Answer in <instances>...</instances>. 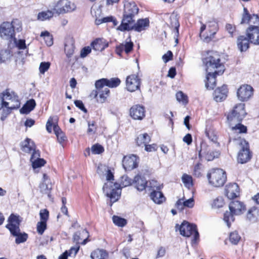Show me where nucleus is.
<instances>
[{"label":"nucleus","mask_w":259,"mask_h":259,"mask_svg":"<svg viewBox=\"0 0 259 259\" xmlns=\"http://www.w3.org/2000/svg\"><path fill=\"white\" fill-rule=\"evenodd\" d=\"M203 62L207 72L205 87L208 90H213L216 85V76L224 73V66L220 62L219 55L212 52L208 54L203 59Z\"/></svg>","instance_id":"obj_1"},{"label":"nucleus","mask_w":259,"mask_h":259,"mask_svg":"<svg viewBox=\"0 0 259 259\" xmlns=\"http://www.w3.org/2000/svg\"><path fill=\"white\" fill-rule=\"evenodd\" d=\"M246 114L244 103L236 104L228 114L227 120L233 133H245L246 132V127L241 123Z\"/></svg>","instance_id":"obj_2"},{"label":"nucleus","mask_w":259,"mask_h":259,"mask_svg":"<svg viewBox=\"0 0 259 259\" xmlns=\"http://www.w3.org/2000/svg\"><path fill=\"white\" fill-rule=\"evenodd\" d=\"M138 12L139 8L134 2H126L124 5V12L121 23L118 27L117 29L121 31L129 30L130 25H132L134 23V17L138 14Z\"/></svg>","instance_id":"obj_3"},{"label":"nucleus","mask_w":259,"mask_h":259,"mask_svg":"<svg viewBox=\"0 0 259 259\" xmlns=\"http://www.w3.org/2000/svg\"><path fill=\"white\" fill-rule=\"evenodd\" d=\"M21 221L19 215L11 214L8 218V223L6 226L11 235L16 237L15 243L17 244L25 242L28 238L27 233L20 231Z\"/></svg>","instance_id":"obj_4"},{"label":"nucleus","mask_w":259,"mask_h":259,"mask_svg":"<svg viewBox=\"0 0 259 259\" xmlns=\"http://www.w3.org/2000/svg\"><path fill=\"white\" fill-rule=\"evenodd\" d=\"M106 180L108 181L103 187L104 192L109 197L112 203L117 201L120 198L121 191L120 185L117 183H113L114 176L110 170H107Z\"/></svg>","instance_id":"obj_5"},{"label":"nucleus","mask_w":259,"mask_h":259,"mask_svg":"<svg viewBox=\"0 0 259 259\" xmlns=\"http://www.w3.org/2000/svg\"><path fill=\"white\" fill-rule=\"evenodd\" d=\"M21 30V23L18 19H14L11 22H5L0 25L1 37L12 42V39L15 36V31Z\"/></svg>","instance_id":"obj_6"},{"label":"nucleus","mask_w":259,"mask_h":259,"mask_svg":"<svg viewBox=\"0 0 259 259\" xmlns=\"http://www.w3.org/2000/svg\"><path fill=\"white\" fill-rule=\"evenodd\" d=\"M230 212L226 211L224 215V221L229 228L234 222V215H240L245 210L246 207L244 203L240 201H232L229 204Z\"/></svg>","instance_id":"obj_7"},{"label":"nucleus","mask_w":259,"mask_h":259,"mask_svg":"<svg viewBox=\"0 0 259 259\" xmlns=\"http://www.w3.org/2000/svg\"><path fill=\"white\" fill-rule=\"evenodd\" d=\"M219 30L217 22L212 19L209 21L206 24L202 23L200 29L199 36L204 42L210 41L214 37Z\"/></svg>","instance_id":"obj_8"},{"label":"nucleus","mask_w":259,"mask_h":259,"mask_svg":"<svg viewBox=\"0 0 259 259\" xmlns=\"http://www.w3.org/2000/svg\"><path fill=\"white\" fill-rule=\"evenodd\" d=\"M233 140L235 145H239L241 149L238 155V161L239 162L243 164L248 161L251 157V155L249 151L248 142L240 137L237 139L230 138V141Z\"/></svg>","instance_id":"obj_9"},{"label":"nucleus","mask_w":259,"mask_h":259,"mask_svg":"<svg viewBox=\"0 0 259 259\" xmlns=\"http://www.w3.org/2000/svg\"><path fill=\"white\" fill-rule=\"evenodd\" d=\"M207 177L209 184L216 187L223 186L227 180L226 172L220 168L211 169L208 172Z\"/></svg>","instance_id":"obj_10"},{"label":"nucleus","mask_w":259,"mask_h":259,"mask_svg":"<svg viewBox=\"0 0 259 259\" xmlns=\"http://www.w3.org/2000/svg\"><path fill=\"white\" fill-rule=\"evenodd\" d=\"M5 100V107L12 110L18 109L20 106V101L17 94L13 90L8 89L3 92Z\"/></svg>","instance_id":"obj_11"},{"label":"nucleus","mask_w":259,"mask_h":259,"mask_svg":"<svg viewBox=\"0 0 259 259\" xmlns=\"http://www.w3.org/2000/svg\"><path fill=\"white\" fill-rule=\"evenodd\" d=\"M179 230L180 234L183 236L188 237L191 235H194L193 239L192 240V243H196L199 240V233L195 225L184 221L180 226Z\"/></svg>","instance_id":"obj_12"},{"label":"nucleus","mask_w":259,"mask_h":259,"mask_svg":"<svg viewBox=\"0 0 259 259\" xmlns=\"http://www.w3.org/2000/svg\"><path fill=\"white\" fill-rule=\"evenodd\" d=\"M76 9L74 3L68 0H60L54 6L53 10L57 14H60L71 12Z\"/></svg>","instance_id":"obj_13"},{"label":"nucleus","mask_w":259,"mask_h":259,"mask_svg":"<svg viewBox=\"0 0 259 259\" xmlns=\"http://www.w3.org/2000/svg\"><path fill=\"white\" fill-rule=\"evenodd\" d=\"M208 147L206 143H202L200 145V150L199 151V157L201 159L202 157H204L205 159L207 161H212L215 158H218L220 155L219 151H211L210 149L207 150Z\"/></svg>","instance_id":"obj_14"},{"label":"nucleus","mask_w":259,"mask_h":259,"mask_svg":"<svg viewBox=\"0 0 259 259\" xmlns=\"http://www.w3.org/2000/svg\"><path fill=\"white\" fill-rule=\"evenodd\" d=\"M141 80L136 74H131L126 78V88L128 91L133 92L140 90Z\"/></svg>","instance_id":"obj_15"},{"label":"nucleus","mask_w":259,"mask_h":259,"mask_svg":"<svg viewBox=\"0 0 259 259\" xmlns=\"http://www.w3.org/2000/svg\"><path fill=\"white\" fill-rule=\"evenodd\" d=\"M253 89L248 84H243L238 89L237 95L238 99L241 101H246L253 95Z\"/></svg>","instance_id":"obj_16"},{"label":"nucleus","mask_w":259,"mask_h":259,"mask_svg":"<svg viewBox=\"0 0 259 259\" xmlns=\"http://www.w3.org/2000/svg\"><path fill=\"white\" fill-rule=\"evenodd\" d=\"M241 23H248L249 26H257L259 27V16L256 14L250 15L247 8L244 7Z\"/></svg>","instance_id":"obj_17"},{"label":"nucleus","mask_w":259,"mask_h":259,"mask_svg":"<svg viewBox=\"0 0 259 259\" xmlns=\"http://www.w3.org/2000/svg\"><path fill=\"white\" fill-rule=\"evenodd\" d=\"M120 82L121 81L118 78H102L96 81L95 87L96 89H100L105 86L113 88L118 87Z\"/></svg>","instance_id":"obj_18"},{"label":"nucleus","mask_w":259,"mask_h":259,"mask_svg":"<svg viewBox=\"0 0 259 259\" xmlns=\"http://www.w3.org/2000/svg\"><path fill=\"white\" fill-rule=\"evenodd\" d=\"M246 34L250 43L259 45V27L257 26H249L246 29Z\"/></svg>","instance_id":"obj_19"},{"label":"nucleus","mask_w":259,"mask_h":259,"mask_svg":"<svg viewBox=\"0 0 259 259\" xmlns=\"http://www.w3.org/2000/svg\"><path fill=\"white\" fill-rule=\"evenodd\" d=\"M138 157L135 155L125 156L122 160V165L126 170H131L138 166Z\"/></svg>","instance_id":"obj_20"},{"label":"nucleus","mask_w":259,"mask_h":259,"mask_svg":"<svg viewBox=\"0 0 259 259\" xmlns=\"http://www.w3.org/2000/svg\"><path fill=\"white\" fill-rule=\"evenodd\" d=\"M130 116L135 120H142L145 116V108L140 105H133L130 110Z\"/></svg>","instance_id":"obj_21"},{"label":"nucleus","mask_w":259,"mask_h":259,"mask_svg":"<svg viewBox=\"0 0 259 259\" xmlns=\"http://www.w3.org/2000/svg\"><path fill=\"white\" fill-rule=\"evenodd\" d=\"M134 44L131 41V37L126 38L125 42L120 44L116 47V52L119 56H121L122 53L124 51L126 54H129L133 49Z\"/></svg>","instance_id":"obj_22"},{"label":"nucleus","mask_w":259,"mask_h":259,"mask_svg":"<svg viewBox=\"0 0 259 259\" xmlns=\"http://www.w3.org/2000/svg\"><path fill=\"white\" fill-rule=\"evenodd\" d=\"M225 194L229 199L237 197L239 194V188L236 183H230L226 186Z\"/></svg>","instance_id":"obj_23"},{"label":"nucleus","mask_w":259,"mask_h":259,"mask_svg":"<svg viewBox=\"0 0 259 259\" xmlns=\"http://www.w3.org/2000/svg\"><path fill=\"white\" fill-rule=\"evenodd\" d=\"M89 233L87 230L83 229L82 231L76 232L73 235V240L77 245L81 244L84 245L88 242Z\"/></svg>","instance_id":"obj_24"},{"label":"nucleus","mask_w":259,"mask_h":259,"mask_svg":"<svg viewBox=\"0 0 259 259\" xmlns=\"http://www.w3.org/2000/svg\"><path fill=\"white\" fill-rule=\"evenodd\" d=\"M149 25V20L148 18L141 19L137 23L130 25V30L134 29L136 31L141 32L145 30Z\"/></svg>","instance_id":"obj_25"},{"label":"nucleus","mask_w":259,"mask_h":259,"mask_svg":"<svg viewBox=\"0 0 259 259\" xmlns=\"http://www.w3.org/2000/svg\"><path fill=\"white\" fill-rule=\"evenodd\" d=\"M228 89L227 85H224L217 88L214 92L213 98L217 102H222L227 96Z\"/></svg>","instance_id":"obj_26"},{"label":"nucleus","mask_w":259,"mask_h":259,"mask_svg":"<svg viewBox=\"0 0 259 259\" xmlns=\"http://www.w3.org/2000/svg\"><path fill=\"white\" fill-rule=\"evenodd\" d=\"M147 184L148 182L145 178L139 175L135 176L133 180V184L135 188L140 191L145 190L147 186Z\"/></svg>","instance_id":"obj_27"},{"label":"nucleus","mask_w":259,"mask_h":259,"mask_svg":"<svg viewBox=\"0 0 259 259\" xmlns=\"http://www.w3.org/2000/svg\"><path fill=\"white\" fill-rule=\"evenodd\" d=\"M249 43L250 42L248 36L244 35L238 37L237 41L238 48L241 52L246 51L249 48Z\"/></svg>","instance_id":"obj_28"},{"label":"nucleus","mask_w":259,"mask_h":259,"mask_svg":"<svg viewBox=\"0 0 259 259\" xmlns=\"http://www.w3.org/2000/svg\"><path fill=\"white\" fill-rule=\"evenodd\" d=\"M246 219L251 222L254 223L259 220V208L252 207L247 211Z\"/></svg>","instance_id":"obj_29"},{"label":"nucleus","mask_w":259,"mask_h":259,"mask_svg":"<svg viewBox=\"0 0 259 259\" xmlns=\"http://www.w3.org/2000/svg\"><path fill=\"white\" fill-rule=\"evenodd\" d=\"M91 46L94 50L101 52L107 48L108 44L104 39L97 38L91 44Z\"/></svg>","instance_id":"obj_30"},{"label":"nucleus","mask_w":259,"mask_h":259,"mask_svg":"<svg viewBox=\"0 0 259 259\" xmlns=\"http://www.w3.org/2000/svg\"><path fill=\"white\" fill-rule=\"evenodd\" d=\"M169 21H170V26L171 28H174L173 33H175V36H179V28L180 26V24L178 20V18L177 15L175 14H172L169 16Z\"/></svg>","instance_id":"obj_31"},{"label":"nucleus","mask_w":259,"mask_h":259,"mask_svg":"<svg viewBox=\"0 0 259 259\" xmlns=\"http://www.w3.org/2000/svg\"><path fill=\"white\" fill-rule=\"evenodd\" d=\"M35 148L34 143L30 139L27 138L21 143V149L26 153H31Z\"/></svg>","instance_id":"obj_32"},{"label":"nucleus","mask_w":259,"mask_h":259,"mask_svg":"<svg viewBox=\"0 0 259 259\" xmlns=\"http://www.w3.org/2000/svg\"><path fill=\"white\" fill-rule=\"evenodd\" d=\"M151 199L157 204H161L163 202L165 198L162 193L159 190H154L150 193Z\"/></svg>","instance_id":"obj_33"},{"label":"nucleus","mask_w":259,"mask_h":259,"mask_svg":"<svg viewBox=\"0 0 259 259\" xmlns=\"http://www.w3.org/2000/svg\"><path fill=\"white\" fill-rule=\"evenodd\" d=\"M35 105L36 103L34 100H29L23 105L22 108L20 110V112L22 114H28L33 110Z\"/></svg>","instance_id":"obj_34"},{"label":"nucleus","mask_w":259,"mask_h":259,"mask_svg":"<svg viewBox=\"0 0 259 259\" xmlns=\"http://www.w3.org/2000/svg\"><path fill=\"white\" fill-rule=\"evenodd\" d=\"M98 90V97L97 101L100 103L104 102L107 98L109 96L110 90L108 88L102 87L100 89H96Z\"/></svg>","instance_id":"obj_35"},{"label":"nucleus","mask_w":259,"mask_h":259,"mask_svg":"<svg viewBox=\"0 0 259 259\" xmlns=\"http://www.w3.org/2000/svg\"><path fill=\"white\" fill-rule=\"evenodd\" d=\"M151 141V138L147 133L139 135L137 138V143L139 146H144Z\"/></svg>","instance_id":"obj_36"},{"label":"nucleus","mask_w":259,"mask_h":259,"mask_svg":"<svg viewBox=\"0 0 259 259\" xmlns=\"http://www.w3.org/2000/svg\"><path fill=\"white\" fill-rule=\"evenodd\" d=\"M108 256V253L103 249H96L91 253V257L92 259H105Z\"/></svg>","instance_id":"obj_37"},{"label":"nucleus","mask_w":259,"mask_h":259,"mask_svg":"<svg viewBox=\"0 0 259 259\" xmlns=\"http://www.w3.org/2000/svg\"><path fill=\"white\" fill-rule=\"evenodd\" d=\"M12 56L11 50L9 49H3L0 51V63L6 62L9 60Z\"/></svg>","instance_id":"obj_38"},{"label":"nucleus","mask_w":259,"mask_h":259,"mask_svg":"<svg viewBox=\"0 0 259 259\" xmlns=\"http://www.w3.org/2000/svg\"><path fill=\"white\" fill-rule=\"evenodd\" d=\"M182 181L184 186L189 189H190L193 186L192 177L188 174H184L182 177Z\"/></svg>","instance_id":"obj_39"},{"label":"nucleus","mask_w":259,"mask_h":259,"mask_svg":"<svg viewBox=\"0 0 259 259\" xmlns=\"http://www.w3.org/2000/svg\"><path fill=\"white\" fill-rule=\"evenodd\" d=\"M54 12L52 11H47L40 12L37 15V19L40 21L49 20L53 17Z\"/></svg>","instance_id":"obj_40"},{"label":"nucleus","mask_w":259,"mask_h":259,"mask_svg":"<svg viewBox=\"0 0 259 259\" xmlns=\"http://www.w3.org/2000/svg\"><path fill=\"white\" fill-rule=\"evenodd\" d=\"M241 239V236L238 232L235 231L231 232L229 237V240L233 245H237Z\"/></svg>","instance_id":"obj_41"},{"label":"nucleus","mask_w":259,"mask_h":259,"mask_svg":"<svg viewBox=\"0 0 259 259\" xmlns=\"http://www.w3.org/2000/svg\"><path fill=\"white\" fill-rule=\"evenodd\" d=\"M147 187L152 191L154 190L158 191L161 189L162 185L155 180H151L148 182Z\"/></svg>","instance_id":"obj_42"},{"label":"nucleus","mask_w":259,"mask_h":259,"mask_svg":"<svg viewBox=\"0 0 259 259\" xmlns=\"http://www.w3.org/2000/svg\"><path fill=\"white\" fill-rule=\"evenodd\" d=\"M65 52L68 59L70 58L74 54L75 47L72 43L66 44L65 45Z\"/></svg>","instance_id":"obj_43"},{"label":"nucleus","mask_w":259,"mask_h":259,"mask_svg":"<svg viewBox=\"0 0 259 259\" xmlns=\"http://www.w3.org/2000/svg\"><path fill=\"white\" fill-rule=\"evenodd\" d=\"M206 134L211 141L216 144L217 146H219V143L217 142V134L215 131L209 130L206 132Z\"/></svg>","instance_id":"obj_44"},{"label":"nucleus","mask_w":259,"mask_h":259,"mask_svg":"<svg viewBox=\"0 0 259 259\" xmlns=\"http://www.w3.org/2000/svg\"><path fill=\"white\" fill-rule=\"evenodd\" d=\"M133 184V181L127 176H123L121 178L120 189L121 187H125Z\"/></svg>","instance_id":"obj_45"},{"label":"nucleus","mask_w":259,"mask_h":259,"mask_svg":"<svg viewBox=\"0 0 259 259\" xmlns=\"http://www.w3.org/2000/svg\"><path fill=\"white\" fill-rule=\"evenodd\" d=\"M40 36L44 37L46 44L48 46H51L53 44V37L48 31L42 32Z\"/></svg>","instance_id":"obj_46"},{"label":"nucleus","mask_w":259,"mask_h":259,"mask_svg":"<svg viewBox=\"0 0 259 259\" xmlns=\"http://www.w3.org/2000/svg\"><path fill=\"white\" fill-rule=\"evenodd\" d=\"M112 220L115 225L119 227H123L126 224L125 219L118 216L114 215L112 217Z\"/></svg>","instance_id":"obj_47"},{"label":"nucleus","mask_w":259,"mask_h":259,"mask_svg":"<svg viewBox=\"0 0 259 259\" xmlns=\"http://www.w3.org/2000/svg\"><path fill=\"white\" fill-rule=\"evenodd\" d=\"M13 41L16 47L19 50H24L26 48L25 44V40L24 39H17L14 36V38L12 39V41Z\"/></svg>","instance_id":"obj_48"},{"label":"nucleus","mask_w":259,"mask_h":259,"mask_svg":"<svg viewBox=\"0 0 259 259\" xmlns=\"http://www.w3.org/2000/svg\"><path fill=\"white\" fill-rule=\"evenodd\" d=\"M224 203L223 197H218L213 200L212 203V207L214 208H219L223 207Z\"/></svg>","instance_id":"obj_49"},{"label":"nucleus","mask_w":259,"mask_h":259,"mask_svg":"<svg viewBox=\"0 0 259 259\" xmlns=\"http://www.w3.org/2000/svg\"><path fill=\"white\" fill-rule=\"evenodd\" d=\"M176 98L179 102H181L184 105L188 103L187 96L181 91L178 92L176 94Z\"/></svg>","instance_id":"obj_50"},{"label":"nucleus","mask_w":259,"mask_h":259,"mask_svg":"<svg viewBox=\"0 0 259 259\" xmlns=\"http://www.w3.org/2000/svg\"><path fill=\"white\" fill-rule=\"evenodd\" d=\"M40 222L47 223L49 217V212L47 209H41L39 212Z\"/></svg>","instance_id":"obj_51"},{"label":"nucleus","mask_w":259,"mask_h":259,"mask_svg":"<svg viewBox=\"0 0 259 259\" xmlns=\"http://www.w3.org/2000/svg\"><path fill=\"white\" fill-rule=\"evenodd\" d=\"M104 149L102 146L99 144H95L91 148L92 152L94 154H99L103 152Z\"/></svg>","instance_id":"obj_52"},{"label":"nucleus","mask_w":259,"mask_h":259,"mask_svg":"<svg viewBox=\"0 0 259 259\" xmlns=\"http://www.w3.org/2000/svg\"><path fill=\"white\" fill-rule=\"evenodd\" d=\"M47 229V223L43 222H38L37 224L36 229L37 233L42 235Z\"/></svg>","instance_id":"obj_53"},{"label":"nucleus","mask_w":259,"mask_h":259,"mask_svg":"<svg viewBox=\"0 0 259 259\" xmlns=\"http://www.w3.org/2000/svg\"><path fill=\"white\" fill-rule=\"evenodd\" d=\"M31 163L33 168L35 169L44 166L46 163V161L42 158H39Z\"/></svg>","instance_id":"obj_54"},{"label":"nucleus","mask_w":259,"mask_h":259,"mask_svg":"<svg viewBox=\"0 0 259 259\" xmlns=\"http://www.w3.org/2000/svg\"><path fill=\"white\" fill-rule=\"evenodd\" d=\"M50 63L49 62H43L40 64L39 70L40 73L44 74L50 67Z\"/></svg>","instance_id":"obj_55"},{"label":"nucleus","mask_w":259,"mask_h":259,"mask_svg":"<svg viewBox=\"0 0 259 259\" xmlns=\"http://www.w3.org/2000/svg\"><path fill=\"white\" fill-rule=\"evenodd\" d=\"M39 188H40V191L42 193H45V194H48V196H49V193H50V190L51 189V187H49L47 184L45 182H43L42 183L40 186H39Z\"/></svg>","instance_id":"obj_56"},{"label":"nucleus","mask_w":259,"mask_h":259,"mask_svg":"<svg viewBox=\"0 0 259 259\" xmlns=\"http://www.w3.org/2000/svg\"><path fill=\"white\" fill-rule=\"evenodd\" d=\"M226 30L228 31V32L230 34V35L232 37L233 36L234 33L236 32V27L235 25H232L231 24H227L226 25Z\"/></svg>","instance_id":"obj_57"},{"label":"nucleus","mask_w":259,"mask_h":259,"mask_svg":"<svg viewBox=\"0 0 259 259\" xmlns=\"http://www.w3.org/2000/svg\"><path fill=\"white\" fill-rule=\"evenodd\" d=\"M193 175L197 177H199L201 176V164L200 163H197L195 165Z\"/></svg>","instance_id":"obj_58"},{"label":"nucleus","mask_w":259,"mask_h":259,"mask_svg":"<svg viewBox=\"0 0 259 259\" xmlns=\"http://www.w3.org/2000/svg\"><path fill=\"white\" fill-rule=\"evenodd\" d=\"M56 136L57 138L58 142L60 144H62L67 140V137H66L65 134L63 132H60L58 134H56Z\"/></svg>","instance_id":"obj_59"},{"label":"nucleus","mask_w":259,"mask_h":259,"mask_svg":"<svg viewBox=\"0 0 259 259\" xmlns=\"http://www.w3.org/2000/svg\"><path fill=\"white\" fill-rule=\"evenodd\" d=\"M91 52V48L90 47H85L81 49L80 51V57L81 58L85 57Z\"/></svg>","instance_id":"obj_60"},{"label":"nucleus","mask_w":259,"mask_h":259,"mask_svg":"<svg viewBox=\"0 0 259 259\" xmlns=\"http://www.w3.org/2000/svg\"><path fill=\"white\" fill-rule=\"evenodd\" d=\"M96 130V127L95 125V122L92 121V122H88V134H94L95 133Z\"/></svg>","instance_id":"obj_61"},{"label":"nucleus","mask_w":259,"mask_h":259,"mask_svg":"<svg viewBox=\"0 0 259 259\" xmlns=\"http://www.w3.org/2000/svg\"><path fill=\"white\" fill-rule=\"evenodd\" d=\"M79 249V245L76 244V245L74 247H72L68 251V254L69 256L73 255V256H75L78 251Z\"/></svg>","instance_id":"obj_62"},{"label":"nucleus","mask_w":259,"mask_h":259,"mask_svg":"<svg viewBox=\"0 0 259 259\" xmlns=\"http://www.w3.org/2000/svg\"><path fill=\"white\" fill-rule=\"evenodd\" d=\"M145 150L147 152H153L156 150L157 147L156 144H153L151 145L146 144L144 146Z\"/></svg>","instance_id":"obj_63"},{"label":"nucleus","mask_w":259,"mask_h":259,"mask_svg":"<svg viewBox=\"0 0 259 259\" xmlns=\"http://www.w3.org/2000/svg\"><path fill=\"white\" fill-rule=\"evenodd\" d=\"M172 53L170 51L167 52L166 54L163 55L162 59L165 63L167 62L169 60L172 59Z\"/></svg>","instance_id":"obj_64"}]
</instances>
